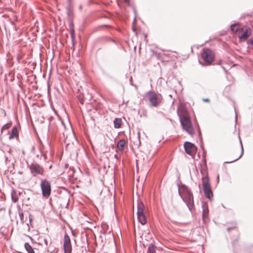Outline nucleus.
<instances>
[{"instance_id":"f3484780","label":"nucleus","mask_w":253,"mask_h":253,"mask_svg":"<svg viewBox=\"0 0 253 253\" xmlns=\"http://www.w3.org/2000/svg\"><path fill=\"white\" fill-rule=\"evenodd\" d=\"M249 36V35L248 34V31L246 30L239 35V38L240 39H245L248 38Z\"/></svg>"},{"instance_id":"6ab92c4d","label":"nucleus","mask_w":253,"mask_h":253,"mask_svg":"<svg viewBox=\"0 0 253 253\" xmlns=\"http://www.w3.org/2000/svg\"><path fill=\"white\" fill-rule=\"evenodd\" d=\"M153 55H154L158 59L161 60L162 58V55L160 53L157 51H152Z\"/></svg>"},{"instance_id":"393cba45","label":"nucleus","mask_w":253,"mask_h":253,"mask_svg":"<svg viewBox=\"0 0 253 253\" xmlns=\"http://www.w3.org/2000/svg\"><path fill=\"white\" fill-rule=\"evenodd\" d=\"M235 228V227L228 228H227V230H228V231H229V230H230L231 229H233V228Z\"/></svg>"},{"instance_id":"0eeeda50","label":"nucleus","mask_w":253,"mask_h":253,"mask_svg":"<svg viewBox=\"0 0 253 253\" xmlns=\"http://www.w3.org/2000/svg\"><path fill=\"white\" fill-rule=\"evenodd\" d=\"M201 56L204 60L208 64L211 63L214 57L212 51L208 48L203 49Z\"/></svg>"},{"instance_id":"9d476101","label":"nucleus","mask_w":253,"mask_h":253,"mask_svg":"<svg viewBox=\"0 0 253 253\" xmlns=\"http://www.w3.org/2000/svg\"><path fill=\"white\" fill-rule=\"evenodd\" d=\"M202 216L203 219L205 220L207 218H208L209 216V208L208 205L207 203H205L203 204L202 205Z\"/></svg>"},{"instance_id":"4be33fe9","label":"nucleus","mask_w":253,"mask_h":253,"mask_svg":"<svg viewBox=\"0 0 253 253\" xmlns=\"http://www.w3.org/2000/svg\"><path fill=\"white\" fill-rule=\"evenodd\" d=\"M18 214L20 217L21 221L22 223L24 222V214L22 211L19 210L18 211Z\"/></svg>"},{"instance_id":"20e7f679","label":"nucleus","mask_w":253,"mask_h":253,"mask_svg":"<svg viewBox=\"0 0 253 253\" xmlns=\"http://www.w3.org/2000/svg\"><path fill=\"white\" fill-rule=\"evenodd\" d=\"M146 212L145 207L141 202H138L137 204V215L138 221L142 224L144 225L147 222L145 213Z\"/></svg>"},{"instance_id":"dca6fc26","label":"nucleus","mask_w":253,"mask_h":253,"mask_svg":"<svg viewBox=\"0 0 253 253\" xmlns=\"http://www.w3.org/2000/svg\"><path fill=\"white\" fill-rule=\"evenodd\" d=\"M25 248L27 251L28 253H35V252L33 249V248L31 246V245L29 243L25 244Z\"/></svg>"},{"instance_id":"c85d7f7f","label":"nucleus","mask_w":253,"mask_h":253,"mask_svg":"<svg viewBox=\"0 0 253 253\" xmlns=\"http://www.w3.org/2000/svg\"><path fill=\"white\" fill-rule=\"evenodd\" d=\"M129 0H124V1L125 2H127Z\"/></svg>"},{"instance_id":"a211bd4d","label":"nucleus","mask_w":253,"mask_h":253,"mask_svg":"<svg viewBox=\"0 0 253 253\" xmlns=\"http://www.w3.org/2000/svg\"><path fill=\"white\" fill-rule=\"evenodd\" d=\"M240 144H241V154H240V155L237 158H236V159H235L234 160H233V161H232L231 162H230V163H232V162H235V161L239 160L242 157V156L243 154V151H244L243 147V145H242L241 140L240 139ZM226 163H229V162H226Z\"/></svg>"},{"instance_id":"f03ea898","label":"nucleus","mask_w":253,"mask_h":253,"mask_svg":"<svg viewBox=\"0 0 253 253\" xmlns=\"http://www.w3.org/2000/svg\"><path fill=\"white\" fill-rule=\"evenodd\" d=\"M201 173L203 175L202 182L204 194L207 198L211 201L213 194L211 189L209 177L207 172L204 173L202 171Z\"/></svg>"},{"instance_id":"aec40b11","label":"nucleus","mask_w":253,"mask_h":253,"mask_svg":"<svg viewBox=\"0 0 253 253\" xmlns=\"http://www.w3.org/2000/svg\"><path fill=\"white\" fill-rule=\"evenodd\" d=\"M236 24H232L231 26H230V29H231V30L232 31H233V32H237L239 30V28L238 27H237L236 26Z\"/></svg>"},{"instance_id":"4468645a","label":"nucleus","mask_w":253,"mask_h":253,"mask_svg":"<svg viewBox=\"0 0 253 253\" xmlns=\"http://www.w3.org/2000/svg\"><path fill=\"white\" fill-rule=\"evenodd\" d=\"M156 247L154 244L151 243L149 245L146 253H156Z\"/></svg>"},{"instance_id":"ddd939ff","label":"nucleus","mask_w":253,"mask_h":253,"mask_svg":"<svg viewBox=\"0 0 253 253\" xmlns=\"http://www.w3.org/2000/svg\"><path fill=\"white\" fill-rule=\"evenodd\" d=\"M114 126L116 128H119L121 126L122 121L120 118H115L113 121Z\"/></svg>"},{"instance_id":"6e6552de","label":"nucleus","mask_w":253,"mask_h":253,"mask_svg":"<svg viewBox=\"0 0 253 253\" xmlns=\"http://www.w3.org/2000/svg\"><path fill=\"white\" fill-rule=\"evenodd\" d=\"M31 173L34 176L38 174H43V169L38 164L32 163L29 166Z\"/></svg>"},{"instance_id":"f257e3e1","label":"nucleus","mask_w":253,"mask_h":253,"mask_svg":"<svg viewBox=\"0 0 253 253\" xmlns=\"http://www.w3.org/2000/svg\"><path fill=\"white\" fill-rule=\"evenodd\" d=\"M177 113L183 129L190 135L193 136L194 133V129L187 111L184 108H178Z\"/></svg>"},{"instance_id":"1a4fd4ad","label":"nucleus","mask_w":253,"mask_h":253,"mask_svg":"<svg viewBox=\"0 0 253 253\" xmlns=\"http://www.w3.org/2000/svg\"><path fill=\"white\" fill-rule=\"evenodd\" d=\"M184 147L187 154L189 155H192L195 150V146L193 143L188 141L186 142L184 144Z\"/></svg>"},{"instance_id":"bb28decb","label":"nucleus","mask_w":253,"mask_h":253,"mask_svg":"<svg viewBox=\"0 0 253 253\" xmlns=\"http://www.w3.org/2000/svg\"><path fill=\"white\" fill-rule=\"evenodd\" d=\"M44 241L45 244L46 245H47V240H46V239H44Z\"/></svg>"},{"instance_id":"39448f33","label":"nucleus","mask_w":253,"mask_h":253,"mask_svg":"<svg viewBox=\"0 0 253 253\" xmlns=\"http://www.w3.org/2000/svg\"><path fill=\"white\" fill-rule=\"evenodd\" d=\"M40 186L42 196L44 197H48L51 194V185L50 182L46 179H43L41 181Z\"/></svg>"},{"instance_id":"b1692460","label":"nucleus","mask_w":253,"mask_h":253,"mask_svg":"<svg viewBox=\"0 0 253 253\" xmlns=\"http://www.w3.org/2000/svg\"><path fill=\"white\" fill-rule=\"evenodd\" d=\"M250 43L253 46V39L250 41Z\"/></svg>"},{"instance_id":"2eb2a0df","label":"nucleus","mask_w":253,"mask_h":253,"mask_svg":"<svg viewBox=\"0 0 253 253\" xmlns=\"http://www.w3.org/2000/svg\"><path fill=\"white\" fill-rule=\"evenodd\" d=\"M18 135V131L16 127H13L12 131L10 134L9 138L10 139H13Z\"/></svg>"},{"instance_id":"412c9836","label":"nucleus","mask_w":253,"mask_h":253,"mask_svg":"<svg viewBox=\"0 0 253 253\" xmlns=\"http://www.w3.org/2000/svg\"><path fill=\"white\" fill-rule=\"evenodd\" d=\"M67 243H71V240H70L69 236L67 234H65L64 235V243L63 244H67Z\"/></svg>"},{"instance_id":"a878e982","label":"nucleus","mask_w":253,"mask_h":253,"mask_svg":"<svg viewBox=\"0 0 253 253\" xmlns=\"http://www.w3.org/2000/svg\"><path fill=\"white\" fill-rule=\"evenodd\" d=\"M6 127H7V125H4V126H3V127H2V129H3V128H6Z\"/></svg>"},{"instance_id":"5701e85b","label":"nucleus","mask_w":253,"mask_h":253,"mask_svg":"<svg viewBox=\"0 0 253 253\" xmlns=\"http://www.w3.org/2000/svg\"><path fill=\"white\" fill-rule=\"evenodd\" d=\"M70 29H71V36L73 37L75 31H74V30L73 29V27L71 26V25H70Z\"/></svg>"},{"instance_id":"9b49d317","label":"nucleus","mask_w":253,"mask_h":253,"mask_svg":"<svg viewBox=\"0 0 253 253\" xmlns=\"http://www.w3.org/2000/svg\"><path fill=\"white\" fill-rule=\"evenodd\" d=\"M126 143V141L124 139H120L117 144V147L119 151H122L124 149V147Z\"/></svg>"},{"instance_id":"f8f14e48","label":"nucleus","mask_w":253,"mask_h":253,"mask_svg":"<svg viewBox=\"0 0 253 253\" xmlns=\"http://www.w3.org/2000/svg\"><path fill=\"white\" fill-rule=\"evenodd\" d=\"M63 248L65 253H71L72 249L71 243L63 244Z\"/></svg>"},{"instance_id":"423d86ee","label":"nucleus","mask_w":253,"mask_h":253,"mask_svg":"<svg viewBox=\"0 0 253 253\" xmlns=\"http://www.w3.org/2000/svg\"><path fill=\"white\" fill-rule=\"evenodd\" d=\"M183 200L186 204L188 209L192 210L194 207V200L193 194L190 191H186L184 193Z\"/></svg>"},{"instance_id":"7ed1b4c3","label":"nucleus","mask_w":253,"mask_h":253,"mask_svg":"<svg viewBox=\"0 0 253 253\" xmlns=\"http://www.w3.org/2000/svg\"><path fill=\"white\" fill-rule=\"evenodd\" d=\"M146 97L148 98L151 106L152 107H157L160 104L162 100V95L154 91H148L146 94Z\"/></svg>"},{"instance_id":"cd10ccee","label":"nucleus","mask_w":253,"mask_h":253,"mask_svg":"<svg viewBox=\"0 0 253 253\" xmlns=\"http://www.w3.org/2000/svg\"><path fill=\"white\" fill-rule=\"evenodd\" d=\"M163 55H165V56H168V54H166V53H163Z\"/></svg>"},{"instance_id":"c756f323","label":"nucleus","mask_w":253,"mask_h":253,"mask_svg":"<svg viewBox=\"0 0 253 253\" xmlns=\"http://www.w3.org/2000/svg\"><path fill=\"white\" fill-rule=\"evenodd\" d=\"M204 101H209V99H206L204 100Z\"/></svg>"}]
</instances>
